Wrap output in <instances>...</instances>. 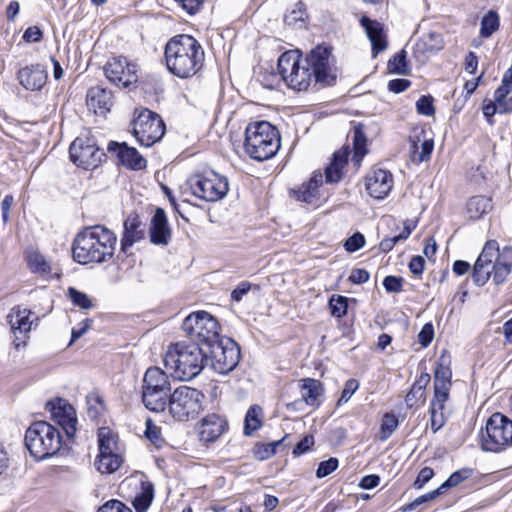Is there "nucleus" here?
Listing matches in <instances>:
<instances>
[{"label": "nucleus", "mask_w": 512, "mask_h": 512, "mask_svg": "<svg viewBox=\"0 0 512 512\" xmlns=\"http://www.w3.org/2000/svg\"><path fill=\"white\" fill-rule=\"evenodd\" d=\"M99 452H117L116 436L108 427H102L98 432Z\"/></svg>", "instance_id": "nucleus-36"}, {"label": "nucleus", "mask_w": 512, "mask_h": 512, "mask_svg": "<svg viewBox=\"0 0 512 512\" xmlns=\"http://www.w3.org/2000/svg\"><path fill=\"white\" fill-rule=\"evenodd\" d=\"M26 259L30 270L41 276H47L51 273L50 263L45 257L36 250L30 249L26 252Z\"/></svg>", "instance_id": "nucleus-31"}, {"label": "nucleus", "mask_w": 512, "mask_h": 512, "mask_svg": "<svg viewBox=\"0 0 512 512\" xmlns=\"http://www.w3.org/2000/svg\"><path fill=\"white\" fill-rule=\"evenodd\" d=\"M360 24L371 42L373 56L376 57L380 52L387 48V40L383 24L376 20H372L367 16H362L360 18Z\"/></svg>", "instance_id": "nucleus-23"}, {"label": "nucleus", "mask_w": 512, "mask_h": 512, "mask_svg": "<svg viewBox=\"0 0 512 512\" xmlns=\"http://www.w3.org/2000/svg\"><path fill=\"white\" fill-rule=\"evenodd\" d=\"M53 419L65 430L68 437L76 432L77 419L74 408L66 400L56 399L48 402Z\"/></svg>", "instance_id": "nucleus-17"}, {"label": "nucleus", "mask_w": 512, "mask_h": 512, "mask_svg": "<svg viewBox=\"0 0 512 512\" xmlns=\"http://www.w3.org/2000/svg\"><path fill=\"white\" fill-rule=\"evenodd\" d=\"M498 113L505 114L512 112V97L494 98Z\"/></svg>", "instance_id": "nucleus-64"}, {"label": "nucleus", "mask_w": 512, "mask_h": 512, "mask_svg": "<svg viewBox=\"0 0 512 512\" xmlns=\"http://www.w3.org/2000/svg\"><path fill=\"white\" fill-rule=\"evenodd\" d=\"M123 234L121 237V250L126 252L136 242L141 241L145 237V225L137 214H130L124 221Z\"/></svg>", "instance_id": "nucleus-22"}, {"label": "nucleus", "mask_w": 512, "mask_h": 512, "mask_svg": "<svg viewBox=\"0 0 512 512\" xmlns=\"http://www.w3.org/2000/svg\"><path fill=\"white\" fill-rule=\"evenodd\" d=\"M107 150L110 153H115L119 162L131 170L137 171L146 168V159L135 148L128 147L125 143L110 142Z\"/></svg>", "instance_id": "nucleus-20"}, {"label": "nucleus", "mask_w": 512, "mask_h": 512, "mask_svg": "<svg viewBox=\"0 0 512 512\" xmlns=\"http://www.w3.org/2000/svg\"><path fill=\"white\" fill-rule=\"evenodd\" d=\"M226 428L227 422L223 417L215 413L208 414L200 423V439L205 442H213L223 434Z\"/></svg>", "instance_id": "nucleus-25"}, {"label": "nucleus", "mask_w": 512, "mask_h": 512, "mask_svg": "<svg viewBox=\"0 0 512 512\" xmlns=\"http://www.w3.org/2000/svg\"><path fill=\"white\" fill-rule=\"evenodd\" d=\"M204 60L202 45L191 35H176L165 45L167 69L178 78L187 79L196 75L203 67Z\"/></svg>", "instance_id": "nucleus-2"}, {"label": "nucleus", "mask_w": 512, "mask_h": 512, "mask_svg": "<svg viewBox=\"0 0 512 512\" xmlns=\"http://www.w3.org/2000/svg\"><path fill=\"white\" fill-rule=\"evenodd\" d=\"M31 311L26 308H21L20 306L14 307L11 309L10 313L7 316L8 322L11 326L15 334L14 345L15 348L19 349L21 346L25 345V341H18L19 334H26L31 330L32 321L30 320Z\"/></svg>", "instance_id": "nucleus-24"}, {"label": "nucleus", "mask_w": 512, "mask_h": 512, "mask_svg": "<svg viewBox=\"0 0 512 512\" xmlns=\"http://www.w3.org/2000/svg\"><path fill=\"white\" fill-rule=\"evenodd\" d=\"M153 500V487L147 484L143 487L142 492L137 495L133 501V506L137 512H145Z\"/></svg>", "instance_id": "nucleus-38"}, {"label": "nucleus", "mask_w": 512, "mask_h": 512, "mask_svg": "<svg viewBox=\"0 0 512 512\" xmlns=\"http://www.w3.org/2000/svg\"><path fill=\"white\" fill-rule=\"evenodd\" d=\"M358 387H359V383L356 379L347 380L337 404L342 405V404L348 402L350 400V398L352 397V395L356 392Z\"/></svg>", "instance_id": "nucleus-53"}, {"label": "nucleus", "mask_w": 512, "mask_h": 512, "mask_svg": "<svg viewBox=\"0 0 512 512\" xmlns=\"http://www.w3.org/2000/svg\"><path fill=\"white\" fill-rule=\"evenodd\" d=\"M17 78L26 90L39 91L46 84L48 74L44 66L31 64L21 68L17 73Z\"/></svg>", "instance_id": "nucleus-19"}, {"label": "nucleus", "mask_w": 512, "mask_h": 512, "mask_svg": "<svg viewBox=\"0 0 512 512\" xmlns=\"http://www.w3.org/2000/svg\"><path fill=\"white\" fill-rule=\"evenodd\" d=\"M71 160L79 167L92 169L98 166L105 157V153L100 150L90 139L76 138L69 148Z\"/></svg>", "instance_id": "nucleus-14"}, {"label": "nucleus", "mask_w": 512, "mask_h": 512, "mask_svg": "<svg viewBox=\"0 0 512 512\" xmlns=\"http://www.w3.org/2000/svg\"><path fill=\"white\" fill-rule=\"evenodd\" d=\"M86 98L87 106L95 113L104 114L110 110L112 105L111 92L99 86L90 88Z\"/></svg>", "instance_id": "nucleus-27"}, {"label": "nucleus", "mask_w": 512, "mask_h": 512, "mask_svg": "<svg viewBox=\"0 0 512 512\" xmlns=\"http://www.w3.org/2000/svg\"><path fill=\"white\" fill-rule=\"evenodd\" d=\"M145 436L155 445L162 442L161 429L152 422V420H146V431Z\"/></svg>", "instance_id": "nucleus-57"}, {"label": "nucleus", "mask_w": 512, "mask_h": 512, "mask_svg": "<svg viewBox=\"0 0 512 512\" xmlns=\"http://www.w3.org/2000/svg\"><path fill=\"white\" fill-rule=\"evenodd\" d=\"M305 16L304 4L299 2L295 5L294 9L285 14L284 21L289 26H297L304 22Z\"/></svg>", "instance_id": "nucleus-41"}, {"label": "nucleus", "mask_w": 512, "mask_h": 512, "mask_svg": "<svg viewBox=\"0 0 512 512\" xmlns=\"http://www.w3.org/2000/svg\"><path fill=\"white\" fill-rule=\"evenodd\" d=\"M451 370L449 367L439 364L434 373V391L438 394L450 391L451 386Z\"/></svg>", "instance_id": "nucleus-33"}, {"label": "nucleus", "mask_w": 512, "mask_h": 512, "mask_svg": "<svg viewBox=\"0 0 512 512\" xmlns=\"http://www.w3.org/2000/svg\"><path fill=\"white\" fill-rule=\"evenodd\" d=\"M323 183V175L320 172H314L307 183H304L298 192L297 199L303 202L311 203L315 197V192Z\"/></svg>", "instance_id": "nucleus-32"}, {"label": "nucleus", "mask_w": 512, "mask_h": 512, "mask_svg": "<svg viewBox=\"0 0 512 512\" xmlns=\"http://www.w3.org/2000/svg\"><path fill=\"white\" fill-rule=\"evenodd\" d=\"M434 327L431 323H426L418 334L419 343L423 347H427L433 340Z\"/></svg>", "instance_id": "nucleus-59"}, {"label": "nucleus", "mask_w": 512, "mask_h": 512, "mask_svg": "<svg viewBox=\"0 0 512 512\" xmlns=\"http://www.w3.org/2000/svg\"><path fill=\"white\" fill-rule=\"evenodd\" d=\"M354 160H357L358 162L362 159V157L365 155V146H366V138L364 134L359 129H355L354 131Z\"/></svg>", "instance_id": "nucleus-48"}, {"label": "nucleus", "mask_w": 512, "mask_h": 512, "mask_svg": "<svg viewBox=\"0 0 512 512\" xmlns=\"http://www.w3.org/2000/svg\"><path fill=\"white\" fill-rule=\"evenodd\" d=\"M105 75L108 80L121 87H129L137 82V68L133 63L128 62L124 57H114L110 59L105 67Z\"/></svg>", "instance_id": "nucleus-15"}, {"label": "nucleus", "mask_w": 512, "mask_h": 512, "mask_svg": "<svg viewBox=\"0 0 512 512\" xmlns=\"http://www.w3.org/2000/svg\"><path fill=\"white\" fill-rule=\"evenodd\" d=\"M500 25L499 16L497 12L491 10L486 13L481 20L480 35L484 38L490 37L495 31L498 30Z\"/></svg>", "instance_id": "nucleus-37"}, {"label": "nucleus", "mask_w": 512, "mask_h": 512, "mask_svg": "<svg viewBox=\"0 0 512 512\" xmlns=\"http://www.w3.org/2000/svg\"><path fill=\"white\" fill-rule=\"evenodd\" d=\"M398 427V419L394 414L386 413L381 422L380 427V440H387Z\"/></svg>", "instance_id": "nucleus-39"}, {"label": "nucleus", "mask_w": 512, "mask_h": 512, "mask_svg": "<svg viewBox=\"0 0 512 512\" xmlns=\"http://www.w3.org/2000/svg\"><path fill=\"white\" fill-rule=\"evenodd\" d=\"M61 445L60 432L48 422H34L26 430L25 446L35 459L42 460L55 455Z\"/></svg>", "instance_id": "nucleus-6"}, {"label": "nucleus", "mask_w": 512, "mask_h": 512, "mask_svg": "<svg viewBox=\"0 0 512 512\" xmlns=\"http://www.w3.org/2000/svg\"><path fill=\"white\" fill-rule=\"evenodd\" d=\"M438 496H439V492H437V491L428 492V493H426L424 495H421V496L417 497L412 502L406 504L405 506L402 507L401 510H402V512L413 511L419 505L427 503L429 501H432V500H434Z\"/></svg>", "instance_id": "nucleus-52"}, {"label": "nucleus", "mask_w": 512, "mask_h": 512, "mask_svg": "<svg viewBox=\"0 0 512 512\" xmlns=\"http://www.w3.org/2000/svg\"><path fill=\"white\" fill-rule=\"evenodd\" d=\"M370 274L365 269H353L349 281L354 284H363L369 280Z\"/></svg>", "instance_id": "nucleus-62"}, {"label": "nucleus", "mask_w": 512, "mask_h": 512, "mask_svg": "<svg viewBox=\"0 0 512 512\" xmlns=\"http://www.w3.org/2000/svg\"><path fill=\"white\" fill-rule=\"evenodd\" d=\"M448 398H449V393L444 392V393L438 394V392L434 391V397L431 401L429 411L436 412V413L444 412V405H445V402L448 400Z\"/></svg>", "instance_id": "nucleus-58"}, {"label": "nucleus", "mask_w": 512, "mask_h": 512, "mask_svg": "<svg viewBox=\"0 0 512 512\" xmlns=\"http://www.w3.org/2000/svg\"><path fill=\"white\" fill-rule=\"evenodd\" d=\"M246 153L257 161L273 157L280 148L278 130L267 121L250 123L245 130Z\"/></svg>", "instance_id": "nucleus-5"}, {"label": "nucleus", "mask_w": 512, "mask_h": 512, "mask_svg": "<svg viewBox=\"0 0 512 512\" xmlns=\"http://www.w3.org/2000/svg\"><path fill=\"white\" fill-rule=\"evenodd\" d=\"M192 194L207 202L223 199L229 191L228 179L213 170L192 175L187 180Z\"/></svg>", "instance_id": "nucleus-11"}, {"label": "nucleus", "mask_w": 512, "mask_h": 512, "mask_svg": "<svg viewBox=\"0 0 512 512\" xmlns=\"http://www.w3.org/2000/svg\"><path fill=\"white\" fill-rule=\"evenodd\" d=\"M480 438L482 450L493 453L504 451L512 446V420L500 413L492 414Z\"/></svg>", "instance_id": "nucleus-9"}, {"label": "nucleus", "mask_w": 512, "mask_h": 512, "mask_svg": "<svg viewBox=\"0 0 512 512\" xmlns=\"http://www.w3.org/2000/svg\"><path fill=\"white\" fill-rule=\"evenodd\" d=\"M301 382V397L304 402L312 407L319 406L323 396L321 382L312 378L303 379Z\"/></svg>", "instance_id": "nucleus-28"}, {"label": "nucleus", "mask_w": 512, "mask_h": 512, "mask_svg": "<svg viewBox=\"0 0 512 512\" xmlns=\"http://www.w3.org/2000/svg\"><path fill=\"white\" fill-rule=\"evenodd\" d=\"M92 320L85 319L77 327H74L71 332V342H74L78 338L82 337L86 331L91 327Z\"/></svg>", "instance_id": "nucleus-63"}, {"label": "nucleus", "mask_w": 512, "mask_h": 512, "mask_svg": "<svg viewBox=\"0 0 512 512\" xmlns=\"http://www.w3.org/2000/svg\"><path fill=\"white\" fill-rule=\"evenodd\" d=\"M68 296L70 297L73 304L79 306L80 308L89 309L92 307V302L89 297L85 293L80 292L75 288L71 287L68 289Z\"/></svg>", "instance_id": "nucleus-50"}, {"label": "nucleus", "mask_w": 512, "mask_h": 512, "mask_svg": "<svg viewBox=\"0 0 512 512\" xmlns=\"http://www.w3.org/2000/svg\"><path fill=\"white\" fill-rule=\"evenodd\" d=\"M164 133L162 118L149 109L141 110L133 121V134L142 146H152L161 140Z\"/></svg>", "instance_id": "nucleus-13"}, {"label": "nucleus", "mask_w": 512, "mask_h": 512, "mask_svg": "<svg viewBox=\"0 0 512 512\" xmlns=\"http://www.w3.org/2000/svg\"><path fill=\"white\" fill-rule=\"evenodd\" d=\"M434 475V471L430 467H424L420 470L418 476L413 482V487L421 489L426 483H428Z\"/></svg>", "instance_id": "nucleus-60"}, {"label": "nucleus", "mask_w": 512, "mask_h": 512, "mask_svg": "<svg viewBox=\"0 0 512 512\" xmlns=\"http://www.w3.org/2000/svg\"><path fill=\"white\" fill-rule=\"evenodd\" d=\"M11 461V455L7 447L0 443V483L8 478Z\"/></svg>", "instance_id": "nucleus-44"}, {"label": "nucleus", "mask_w": 512, "mask_h": 512, "mask_svg": "<svg viewBox=\"0 0 512 512\" xmlns=\"http://www.w3.org/2000/svg\"><path fill=\"white\" fill-rule=\"evenodd\" d=\"M97 512H132L123 502L112 499L103 504Z\"/></svg>", "instance_id": "nucleus-55"}, {"label": "nucleus", "mask_w": 512, "mask_h": 512, "mask_svg": "<svg viewBox=\"0 0 512 512\" xmlns=\"http://www.w3.org/2000/svg\"><path fill=\"white\" fill-rule=\"evenodd\" d=\"M383 286L388 293H400L403 290V278L397 276H386Z\"/></svg>", "instance_id": "nucleus-54"}, {"label": "nucleus", "mask_w": 512, "mask_h": 512, "mask_svg": "<svg viewBox=\"0 0 512 512\" xmlns=\"http://www.w3.org/2000/svg\"><path fill=\"white\" fill-rule=\"evenodd\" d=\"M150 241L155 245L166 246L171 239V228L162 208H157L149 227Z\"/></svg>", "instance_id": "nucleus-21"}, {"label": "nucleus", "mask_w": 512, "mask_h": 512, "mask_svg": "<svg viewBox=\"0 0 512 512\" xmlns=\"http://www.w3.org/2000/svg\"><path fill=\"white\" fill-rule=\"evenodd\" d=\"M182 329L194 343L206 345V348L220 338L218 321L206 311L189 314L182 323Z\"/></svg>", "instance_id": "nucleus-10"}, {"label": "nucleus", "mask_w": 512, "mask_h": 512, "mask_svg": "<svg viewBox=\"0 0 512 512\" xmlns=\"http://www.w3.org/2000/svg\"><path fill=\"white\" fill-rule=\"evenodd\" d=\"M42 36L43 33L39 27L30 26L25 30L23 39L28 43H37L42 39Z\"/></svg>", "instance_id": "nucleus-61"}, {"label": "nucleus", "mask_w": 512, "mask_h": 512, "mask_svg": "<svg viewBox=\"0 0 512 512\" xmlns=\"http://www.w3.org/2000/svg\"><path fill=\"white\" fill-rule=\"evenodd\" d=\"M206 366L219 374H227L232 371L239 363L240 349L237 344L227 339L225 342L219 338L205 350Z\"/></svg>", "instance_id": "nucleus-12"}, {"label": "nucleus", "mask_w": 512, "mask_h": 512, "mask_svg": "<svg viewBox=\"0 0 512 512\" xmlns=\"http://www.w3.org/2000/svg\"><path fill=\"white\" fill-rule=\"evenodd\" d=\"M473 475V470L471 468H462L453 472L449 478L445 481V486L456 487L461 484L463 481L467 480Z\"/></svg>", "instance_id": "nucleus-45"}, {"label": "nucleus", "mask_w": 512, "mask_h": 512, "mask_svg": "<svg viewBox=\"0 0 512 512\" xmlns=\"http://www.w3.org/2000/svg\"><path fill=\"white\" fill-rule=\"evenodd\" d=\"M339 466V461L335 457H331L328 460L319 463L316 470L317 478H324L334 472Z\"/></svg>", "instance_id": "nucleus-51"}, {"label": "nucleus", "mask_w": 512, "mask_h": 512, "mask_svg": "<svg viewBox=\"0 0 512 512\" xmlns=\"http://www.w3.org/2000/svg\"><path fill=\"white\" fill-rule=\"evenodd\" d=\"M405 402L409 408L419 407L425 402V393L423 390H420L419 388H416L412 385L410 391L405 397Z\"/></svg>", "instance_id": "nucleus-49"}, {"label": "nucleus", "mask_w": 512, "mask_h": 512, "mask_svg": "<svg viewBox=\"0 0 512 512\" xmlns=\"http://www.w3.org/2000/svg\"><path fill=\"white\" fill-rule=\"evenodd\" d=\"M169 376L159 367L146 370L142 383V401L147 409L163 412L171 395Z\"/></svg>", "instance_id": "nucleus-7"}, {"label": "nucleus", "mask_w": 512, "mask_h": 512, "mask_svg": "<svg viewBox=\"0 0 512 512\" xmlns=\"http://www.w3.org/2000/svg\"><path fill=\"white\" fill-rule=\"evenodd\" d=\"M88 414L91 418H96L104 410L102 398L97 394H89L87 396Z\"/></svg>", "instance_id": "nucleus-46"}, {"label": "nucleus", "mask_w": 512, "mask_h": 512, "mask_svg": "<svg viewBox=\"0 0 512 512\" xmlns=\"http://www.w3.org/2000/svg\"><path fill=\"white\" fill-rule=\"evenodd\" d=\"M328 48L317 46L306 58L297 51H286L278 59L277 70L286 85L295 91H306L310 85H331L335 80Z\"/></svg>", "instance_id": "nucleus-1"}, {"label": "nucleus", "mask_w": 512, "mask_h": 512, "mask_svg": "<svg viewBox=\"0 0 512 512\" xmlns=\"http://www.w3.org/2000/svg\"><path fill=\"white\" fill-rule=\"evenodd\" d=\"M393 187L392 174L383 169H374L365 179V188L368 194L377 199H384Z\"/></svg>", "instance_id": "nucleus-18"}, {"label": "nucleus", "mask_w": 512, "mask_h": 512, "mask_svg": "<svg viewBox=\"0 0 512 512\" xmlns=\"http://www.w3.org/2000/svg\"><path fill=\"white\" fill-rule=\"evenodd\" d=\"M331 314L334 317L341 318L347 313L348 299L345 296L333 295L329 300Z\"/></svg>", "instance_id": "nucleus-40"}, {"label": "nucleus", "mask_w": 512, "mask_h": 512, "mask_svg": "<svg viewBox=\"0 0 512 512\" xmlns=\"http://www.w3.org/2000/svg\"><path fill=\"white\" fill-rule=\"evenodd\" d=\"M491 208V200L485 196H474L467 202V213L471 219H479Z\"/></svg>", "instance_id": "nucleus-34"}, {"label": "nucleus", "mask_w": 512, "mask_h": 512, "mask_svg": "<svg viewBox=\"0 0 512 512\" xmlns=\"http://www.w3.org/2000/svg\"><path fill=\"white\" fill-rule=\"evenodd\" d=\"M262 409L258 405L251 406L245 416L244 434L251 435L258 430L261 425Z\"/></svg>", "instance_id": "nucleus-35"}, {"label": "nucleus", "mask_w": 512, "mask_h": 512, "mask_svg": "<svg viewBox=\"0 0 512 512\" xmlns=\"http://www.w3.org/2000/svg\"><path fill=\"white\" fill-rule=\"evenodd\" d=\"M510 249L505 248L503 253L497 252L492 264V276L496 285L502 284L511 273L512 261L506 256Z\"/></svg>", "instance_id": "nucleus-29"}, {"label": "nucleus", "mask_w": 512, "mask_h": 512, "mask_svg": "<svg viewBox=\"0 0 512 512\" xmlns=\"http://www.w3.org/2000/svg\"><path fill=\"white\" fill-rule=\"evenodd\" d=\"M364 244L365 237L360 232H356L346 240L344 247L346 251L352 253L358 251Z\"/></svg>", "instance_id": "nucleus-56"}, {"label": "nucleus", "mask_w": 512, "mask_h": 512, "mask_svg": "<svg viewBox=\"0 0 512 512\" xmlns=\"http://www.w3.org/2000/svg\"><path fill=\"white\" fill-rule=\"evenodd\" d=\"M433 101V97L430 95L421 96L416 102L417 112L424 116H433L435 113Z\"/></svg>", "instance_id": "nucleus-47"}, {"label": "nucleus", "mask_w": 512, "mask_h": 512, "mask_svg": "<svg viewBox=\"0 0 512 512\" xmlns=\"http://www.w3.org/2000/svg\"><path fill=\"white\" fill-rule=\"evenodd\" d=\"M164 365L174 378L189 381L199 375L206 366V353L196 343L172 344L165 353Z\"/></svg>", "instance_id": "nucleus-4"}, {"label": "nucleus", "mask_w": 512, "mask_h": 512, "mask_svg": "<svg viewBox=\"0 0 512 512\" xmlns=\"http://www.w3.org/2000/svg\"><path fill=\"white\" fill-rule=\"evenodd\" d=\"M205 395L196 388L180 386L170 395L167 404L170 415L177 421H189L203 410Z\"/></svg>", "instance_id": "nucleus-8"}, {"label": "nucleus", "mask_w": 512, "mask_h": 512, "mask_svg": "<svg viewBox=\"0 0 512 512\" xmlns=\"http://www.w3.org/2000/svg\"><path fill=\"white\" fill-rule=\"evenodd\" d=\"M350 151L343 147L333 154L330 164L325 169V180L327 183H338L343 176V169L348 163Z\"/></svg>", "instance_id": "nucleus-26"}, {"label": "nucleus", "mask_w": 512, "mask_h": 512, "mask_svg": "<svg viewBox=\"0 0 512 512\" xmlns=\"http://www.w3.org/2000/svg\"><path fill=\"white\" fill-rule=\"evenodd\" d=\"M283 439L273 441L267 444H258L254 449V455L259 460H266L276 453V448L282 443Z\"/></svg>", "instance_id": "nucleus-42"}, {"label": "nucleus", "mask_w": 512, "mask_h": 512, "mask_svg": "<svg viewBox=\"0 0 512 512\" xmlns=\"http://www.w3.org/2000/svg\"><path fill=\"white\" fill-rule=\"evenodd\" d=\"M116 243L117 236L105 226L86 227L74 239L73 258L83 265L107 262L114 255Z\"/></svg>", "instance_id": "nucleus-3"}, {"label": "nucleus", "mask_w": 512, "mask_h": 512, "mask_svg": "<svg viewBox=\"0 0 512 512\" xmlns=\"http://www.w3.org/2000/svg\"><path fill=\"white\" fill-rule=\"evenodd\" d=\"M122 461L121 455L117 452H99L95 461V467L102 474H111L118 470Z\"/></svg>", "instance_id": "nucleus-30"}, {"label": "nucleus", "mask_w": 512, "mask_h": 512, "mask_svg": "<svg viewBox=\"0 0 512 512\" xmlns=\"http://www.w3.org/2000/svg\"><path fill=\"white\" fill-rule=\"evenodd\" d=\"M388 69L390 72L395 74H407V63H406V54L405 51L397 53L393 56L392 59L388 62Z\"/></svg>", "instance_id": "nucleus-43"}, {"label": "nucleus", "mask_w": 512, "mask_h": 512, "mask_svg": "<svg viewBox=\"0 0 512 512\" xmlns=\"http://www.w3.org/2000/svg\"><path fill=\"white\" fill-rule=\"evenodd\" d=\"M498 250L499 245L495 240L485 244L473 267L472 280L475 285L483 286L491 277L493 260Z\"/></svg>", "instance_id": "nucleus-16"}]
</instances>
